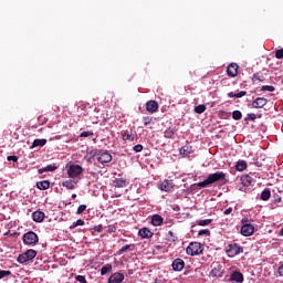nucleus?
<instances>
[{"label":"nucleus","instance_id":"obj_1","mask_svg":"<svg viewBox=\"0 0 283 283\" xmlns=\"http://www.w3.org/2000/svg\"><path fill=\"white\" fill-rule=\"evenodd\" d=\"M214 182H222V185H227V174L223 171L210 174L208 175L207 179L195 185H197V187L205 188L210 187V185H213Z\"/></svg>","mask_w":283,"mask_h":283},{"label":"nucleus","instance_id":"obj_2","mask_svg":"<svg viewBox=\"0 0 283 283\" xmlns=\"http://www.w3.org/2000/svg\"><path fill=\"white\" fill-rule=\"evenodd\" d=\"M241 234L244 235L245 238H249V235H253L255 233V226L251 223V219L249 218H243L241 220Z\"/></svg>","mask_w":283,"mask_h":283},{"label":"nucleus","instance_id":"obj_3","mask_svg":"<svg viewBox=\"0 0 283 283\" xmlns=\"http://www.w3.org/2000/svg\"><path fill=\"white\" fill-rule=\"evenodd\" d=\"M22 240L27 247H36L39 244V234L34 231H29L23 234Z\"/></svg>","mask_w":283,"mask_h":283},{"label":"nucleus","instance_id":"obj_4","mask_svg":"<svg viewBox=\"0 0 283 283\" xmlns=\"http://www.w3.org/2000/svg\"><path fill=\"white\" fill-rule=\"evenodd\" d=\"M226 253L228 258H235L237 255H240V253H244V248L239 243H230L226 248Z\"/></svg>","mask_w":283,"mask_h":283},{"label":"nucleus","instance_id":"obj_5","mask_svg":"<svg viewBox=\"0 0 283 283\" xmlns=\"http://www.w3.org/2000/svg\"><path fill=\"white\" fill-rule=\"evenodd\" d=\"M202 251H205V249L200 242H191L186 249L187 255H191V258L200 255Z\"/></svg>","mask_w":283,"mask_h":283},{"label":"nucleus","instance_id":"obj_6","mask_svg":"<svg viewBox=\"0 0 283 283\" xmlns=\"http://www.w3.org/2000/svg\"><path fill=\"white\" fill-rule=\"evenodd\" d=\"M94 158H96L97 163L101 165H107L113 157L112 154H109L107 150H97L94 153Z\"/></svg>","mask_w":283,"mask_h":283},{"label":"nucleus","instance_id":"obj_7","mask_svg":"<svg viewBox=\"0 0 283 283\" xmlns=\"http://www.w3.org/2000/svg\"><path fill=\"white\" fill-rule=\"evenodd\" d=\"M35 258H36V251L30 249V250H27L24 253L19 254L17 258V262H19V264H25V262H30Z\"/></svg>","mask_w":283,"mask_h":283},{"label":"nucleus","instance_id":"obj_8","mask_svg":"<svg viewBox=\"0 0 283 283\" xmlns=\"http://www.w3.org/2000/svg\"><path fill=\"white\" fill-rule=\"evenodd\" d=\"M66 174L69 178H78V176L83 174V167H81L80 165H70L66 167Z\"/></svg>","mask_w":283,"mask_h":283},{"label":"nucleus","instance_id":"obj_9","mask_svg":"<svg viewBox=\"0 0 283 283\" xmlns=\"http://www.w3.org/2000/svg\"><path fill=\"white\" fill-rule=\"evenodd\" d=\"M174 180H164L159 184L158 186V189H160V191H166V192H169V191H174Z\"/></svg>","mask_w":283,"mask_h":283},{"label":"nucleus","instance_id":"obj_10","mask_svg":"<svg viewBox=\"0 0 283 283\" xmlns=\"http://www.w3.org/2000/svg\"><path fill=\"white\" fill-rule=\"evenodd\" d=\"M239 69L240 66L238 65V63H230L227 67L228 76H230V78H235V76H238Z\"/></svg>","mask_w":283,"mask_h":283},{"label":"nucleus","instance_id":"obj_11","mask_svg":"<svg viewBox=\"0 0 283 283\" xmlns=\"http://www.w3.org/2000/svg\"><path fill=\"white\" fill-rule=\"evenodd\" d=\"M138 235L142 240H149L150 238H154V232H151L149 228H142L138 231Z\"/></svg>","mask_w":283,"mask_h":283},{"label":"nucleus","instance_id":"obj_12","mask_svg":"<svg viewBox=\"0 0 283 283\" xmlns=\"http://www.w3.org/2000/svg\"><path fill=\"white\" fill-rule=\"evenodd\" d=\"M266 103H269V99H266L264 97H258L256 99H254L252 102V107L254 109H262V107H264L266 105Z\"/></svg>","mask_w":283,"mask_h":283},{"label":"nucleus","instance_id":"obj_13","mask_svg":"<svg viewBox=\"0 0 283 283\" xmlns=\"http://www.w3.org/2000/svg\"><path fill=\"white\" fill-rule=\"evenodd\" d=\"M172 271L180 272L182 269H185V260L178 258L172 261Z\"/></svg>","mask_w":283,"mask_h":283},{"label":"nucleus","instance_id":"obj_14","mask_svg":"<svg viewBox=\"0 0 283 283\" xmlns=\"http://www.w3.org/2000/svg\"><path fill=\"white\" fill-rule=\"evenodd\" d=\"M125 280V274L116 272L108 277V283H122Z\"/></svg>","mask_w":283,"mask_h":283},{"label":"nucleus","instance_id":"obj_15","mask_svg":"<svg viewBox=\"0 0 283 283\" xmlns=\"http://www.w3.org/2000/svg\"><path fill=\"white\" fill-rule=\"evenodd\" d=\"M146 111L149 113V114H156V112H158V102L156 101H148L146 103Z\"/></svg>","mask_w":283,"mask_h":283},{"label":"nucleus","instance_id":"obj_16","mask_svg":"<svg viewBox=\"0 0 283 283\" xmlns=\"http://www.w3.org/2000/svg\"><path fill=\"white\" fill-rule=\"evenodd\" d=\"M210 275L212 277H222V266H220L218 263H213Z\"/></svg>","mask_w":283,"mask_h":283},{"label":"nucleus","instance_id":"obj_17","mask_svg":"<svg viewBox=\"0 0 283 283\" xmlns=\"http://www.w3.org/2000/svg\"><path fill=\"white\" fill-rule=\"evenodd\" d=\"M122 138L123 140H128V143H134V140H136V134H134L132 130H123Z\"/></svg>","mask_w":283,"mask_h":283},{"label":"nucleus","instance_id":"obj_18","mask_svg":"<svg viewBox=\"0 0 283 283\" xmlns=\"http://www.w3.org/2000/svg\"><path fill=\"white\" fill-rule=\"evenodd\" d=\"M230 280H232V282H238V283H242L244 282V274H242L239 271H234L231 276Z\"/></svg>","mask_w":283,"mask_h":283},{"label":"nucleus","instance_id":"obj_19","mask_svg":"<svg viewBox=\"0 0 283 283\" xmlns=\"http://www.w3.org/2000/svg\"><path fill=\"white\" fill-rule=\"evenodd\" d=\"M32 220L34 222H43V220H45V213L43 211H34L32 213Z\"/></svg>","mask_w":283,"mask_h":283},{"label":"nucleus","instance_id":"obj_20","mask_svg":"<svg viewBox=\"0 0 283 283\" xmlns=\"http://www.w3.org/2000/svg\"><path fill=\"white\" fill-rule=\"evenodd\" d=\"M179 154L184 157H187L189 154H193V147L191 145H185L179 149Z\"/></svg>","mask_w":283,"mask_h":283},{"label":"nucleus","instance_id":"obj_21","mask_svg":"<svg viewBox=\"0 0 283 283\" xmlns=\"http://www.w3.org/2000/svg\"><path fill=\"white\" fill-rule=\"evenodd\" d=\"M166 240L169 244H176V242H178V235H176L174 231L169 230L166 234Z\"/></svg>","mask_w":283,"mask_h":283},{"label":"nucleus","instance_id":"obj_22","mask_svg":"<svg viewBox=\"0 0 283 283\" xmlns=\"http://www.w3.org/2000/svg\"><path fill=\"white\" fill-rule=\"evenodd\" d=\"M114 187H116L117 189H123L125 187H127V179H123V178H116L113 181Z\"/></svg>","mask_w":283,"mask_h":283},{"label":"nucleus","instance_id":"obj_23","mask_svg":"<svg viewBox=\"0 0 283 283\" xmlns=\"http://www.w3.org/2000/svg\"><path fill=\"white\" fill-rule=\"evenodd\" d=\"M253 177H250L249 175L241 176V185H243V187H251Z\"/></svg>","mask_w":283,"mask_h":283},{"label":"nucleus","instance_id":"obj_24","mask_svg":"<svg viewBox=\"0 0 283 283\" xmlns=\"http://www.w3.org/2000/svg\"><path fill=\"white\" fill-rule=\"evenodd\" d=\"M163 222H164V219H163V217L160 214L153 216L151 224L154 227H160L163 224Z\"/></svg>","mask_w":283,"mask_h":283},{"label":"nucleus","instance_id":"obj_25","mask_svg":"<svg viewBox=\"0 0 283 283\" xmlns=\"http://www.w3.org/2000/svg\"><path fill=\"white\" fill-rule=\"evenodd\" d=\"M45 145H48V139H34L31 149H34V147H45Z\"/></svg>","mask_w":283,"mask_h":283},{"label":"nucleus","instance_id":"obj_26","mask_svg":"<svg viewBox=\"0 0 283 283\" xmlns=\"http://www.w3.org/2000/svg\"><path fill=\"white\" fill-rule=\"evenodd\" d=\"M243 96H247V91H240L238 93H234V92L228 93L229 98H242Z\"/></svg>","mask_w":283,"mask_h":283},{"label":"nucleus","instance_id":"obj_27","mask_svg":"<svg viewBox=\"0 0 283 283\" xmlns=\"http://www.w3.org/2000/svg\"><path fill=\"white\" fill-rule=\"evenodd\" d=\"M62 187H65V189L74 190L76 189V182H74V180H65L62 182Z\"/></svg>","mask_w":283,"mask_h":283},{"label":"nucleus","instance_id":"obj_28","mask_svg":"<svg viewBox=\"0 0 283 283\" xmlns=\"http://www.w3.org/2000/svg\"><path fill=\"white\" fill-rule=\"evenodd\" d=\"M56 169H59V167L54 165H49V166H45L44 168H40L38 170V174H45V171H56Z\"/></svg>","mask_w":283,"mask_h":283},{"label":"nucleus","instance_id":"obj_29","mask_svg":"<svg viewBox=\"0 0 283 283\" xmlns=\"http://www.w3.org/2000/svg\"><path fill=\"white\" fill-rule=\"evenodd\" d=\"M36 187H38L41 191H45V190L50 187V181H49V180L38 181V182H36Z\"/></svg>","mask_w":283,"mask_h":283},{"label":"nucleus","instance_id":"obj_30","mask_svg":"<svg viewBox=\"0 0 283 283\" xmlns=\"http://www.w3.org/2000/svg\"><path fill=\"white\" fill-rule=\"evenodd\" d=\"M248 165L245 160H239L237 161L235 169L237 171H244L247 169Z\"/></svg>","mask_w":283,"mask_h":283},{"label":"nucleus","instance_id":"obj_31","mask_svg":"<svg viewBox=\"0 0 283 283\" xmlns=\"http://www.w3.org/2000/svg\"><path fill=\"white\" fill-rule=\"evenodd\" d=\"M261 200H263L264 202H266V200H270L271 199V190L270 189H264L262 192H261Z\"/></svg>","mask_w":283,"mask_h":283},{"label":"nucleus","instance_id":"obj_32","mask_svg":"<svg viewBox=\"0 0 283 283\" xmlns=\"http://www.w3.org/2000/svg\"><path fill=\"white\" fill-rule=\"evenodd\" d=\"M176 130L174 128H167L164 132V138H174Z\"/></svg>","mask_w":283,"mask_h":283},{"label":"nucleus","instance_id":"obj_33","mask_svg":"<svg viewBox=\"0 0 283 283\" xmlns=\"http://www.w3.org/2000/svg\"><path fill=\"white\" fill-rule=\"evenodd\" d=\"M205 112H207V106L203 105V104H200V105L195 107V113L196 114H205Z\"/></svg>","mask_w":283,"mask_h":283},{"label":"nucleus","instance_id":"obj_34","mask_svg":"<svg viewBox=\"0 0 283 283\" xmlns=\"http://www.w3.org/2000/svg\"><path fill=\"white\" fill-rule=\"evenodd\" d=\"M211 222H213V220L211 219H200L197 221V224H199V227H209V224H211Z\"/></svg>","mask_w":283,"mask_h":283},{"label":"nucleus","instance_id":"obj_35","mask_svg":"<svg viewBox=\"0 0 283 283\" xmlns=\"http://www.w3.org/2000/svg\"><path fill=\"white\" fill-rule=\"evenodd\" d=\"M112 271V264H106L101 269V275H107Z\"/></svg>","mask_w":283,"mask_h":283},{"label":"nucleus","instance_id":"obj_36","mask_svg":"<svg viewBox=\"0 0 283 283\" xmlns=\"http://www.w3.org/2000/svg\"><path fill=\"white\" fill-rule=\"evenodd\" d=\"M232 118H233V120H241L242 119V112L233 111L232 112Z\"/></svg>","mask_w":283,"mask_h":283},{"label":"nucleus","instance_id":"obj_37","mask_svg":"<svg viewBox=\"0 0 283 283\" xmlns=\"http://www.w3.org/2000/svg\"><path fill=\"white\" fill-rule=\"evenodd\" d=\"M262 92H275V86L273 85H264L261 88Z\"/></svg>","mask_w":283,"mask_h":283},{"label":"nucleus","instance_id":"obj_38","mask_svg":"<svg viewBox=\"0 0 283 283\" xmlns=\"http://www.w3.org/2000/svg\"><path fill=\"white\" fill-rule=\"evenodd\" d=\"M8 275H12V272L9 270H1L0 271V280H3V277H8Z\"/></svg>","mask_w":283,"mask_h":283},{"label":"nucleus","instance_id":"obj_39","mask_svg":"<svg viewBox=\"0 0 283 283\" xmlns=\"http://www.w3.org/2000/svg\"><path fill=\"white\" fill-rule=\"evenodd\" d=\"M130 247L132 245L129 244L124 245L122 249L118 250V255H123L126 251H129Z\"/></svg>","mask_w":283,"mask_h":283},{"label":"nucleus","instance_id":"obj_40","mask_svg":"<svg viewBox=\"0 0 283 283\" xmlns=\"http://www.w3.org/2000/svg\"><path fill=\"white\" fill-rule=\"evenodd\" d=\"M255 118H258V116L253 113H250V114L247 115L244 120H245V123H249V120H255Z\"/></svg>","mask_w":283,"mask_h":283},{"label":"nucleus","instance_id":"obj_41","mask_svg":"<svg viewBox=\"0 0 283 283\" xmlns=\"http://www.w3.org/2000/svg\"><path fill=\"white\" fill-rule=\"evenodd\" d=\"M252 81H253V83H255V81L262 82V81H264V77L262 75H260V73H255L252 77Z\"/></svg>","mask_w":283,"mask_h":283},{"label":"nucleus","instance_id":"obj_42","mask_svg":"<svg viewBox=\"0 0 283 283\" xmlns=\"http://www.w3.org/2000/svg\"><path fill=\"white\" fill-rule=\"evenodd\" d=\"M38 123H39V125H45V123H48V118L43 115H40L38 117Z\"/></svg>","mask_w":283,"mask_h":283},{"label":"nucleus","instance_id":"obj_43","mask_svg":"<svg viewBox=\"0 0 283 283\" xmlns=\"http://www.w3.org/2000/svg\"><path fill=\"white\" fill-rule=\"evenodd\" d=\"M86 209H87V206H86V205H81V206H78L77 211H76L77 216H81V213H84V211H85Z\"/></svg>","mask_w":283,"mask_h":283},{"label":"nucleus","instance_id":"obj_44","mask_svg":"<svg viewBox=\"0 0 283 283\" xmlns=\"http://www.w3.org/2000/svg\"><path fill=\"white\" fill-rule=\"evenodd\" d=\"M90 136H94V133L93 132H82L80 134V138H87Z\"/></svg>","mask_w":283,"mask_h":283},{"label":"nucleus","instance_id":"obj_45","mask_svg":"<svg viewBox=\"0 0 283 283\" xmlns=\"http://www.w3.org/2000/svg\"><path fill=\"white\" fill-rule=\"evenodd\" d=\"M198 235H211V231L209 229L199 230Z\"/></svg>","mask_w":283,"mask_h":283},{"label":"nucleus","instance_id":"obj_46","mask_svg":"<svg viewBox=\"0 0 283 283\" xmlns=\"http://www.w3.org/2000/svg\"><path fill=\"white\" fill-rule=\"evenodd\" d=\"M75 280L76 282H80V283H87V280L83 275L75 276Z\"/></svg>","mask_w":283,"mask_h":283},{"label":"nucleus","instance_id":"obj_47","mask_svg":"<svg viewBox=\"0 0 283 283\" xmlns=\"http://www.w3.org/2000/svg\"><path fill=\"white\" fill-rule=\"evenodd\" d=\"M275 59H283V49H279L275 51Z\"/></svg>","mask_w":283,"mask_h":283},{"label":"nucleus","instance_id":"obj_48","mask_svg":"<svg viewBox=\"0 0 283 283\" xmlns=\"http://www.w3.org/2000/svg\"><path fill=\"white\" fill-rule=\"evenodd\" d=\"M133 149L136 151V154H140V151H143V145L137 144L133 147Z\"/></svg>","mask_w":283,"mask_h":283},{"label":"nucleus","instance_id":"obj_49","mask_svg":"<svg viewBox=\"0 0 283 283\" xmlns=\"http://www.w3.org/2000/svg\"><path fill=\"white\" fill-rule=\"evenodd\" d=\"M143 120H144L145 127H147V125L151 124V120H154V118H151V117H144Z\"/></svg>","mask_w":283,"mask_h":283},{"label":"nucleus","instance_id":"obj_50","mask_svg":"<svg viewBox=\"0 0 283 283\" xmlns=\"http://www.w3.org/2000/svg\"><path fill=\"white\" fill-rule=\"evenodd\" d=\"M93 229L96 233H103V224L95 226Z\"/></svg>","mask_w":283,"mask_h":283},{"label":"nucleus","instance_id":"obj_51","mask_svg":"<svg viewBox=\"0 0 283 283\" xmlns=\"http://www.w3.org/2000/svg\"><path fill=\"white\" fill-rule=\"evenodd\" d=\"M273 202H274V205L282 202V197H280V195H275Z\"/></svg>","mask_w":283,"mask_h":283},{"label":"nucleus","instance_id":"obj_52","mask_svg":"<svg viewBox=\"0 0 283 283\" xmlns=\"http://www.w3.org/2000/svg\"><path fill=\"white\" fill-rule=\"evenodd\" d=\"M7 160H12V163H17L19 160V157L12 155V156H8Z\"/></svg>","mask_w":283,"mask_h":283},{"label":"nucleus","instance_id":"obj_53","mask_svg":"<svg viewBox=\"0 0 283 283\" xmlns=\"http://www.w3.org/2000/svg\"><path fill=\"white\" fill-rule=\"evenodd\" d=\"M224 216H231V213H233V208H228L223 211Z\"/></svg>","mask_w":283,"mask_h":283},{"label":"nucleus","instance_id":"obj_54","mask_svg":"<svg viewBox=\"0 0 283 283\" xmlns=\"http://www.w3.org/2000/svg\"><path fill=\"white\" fill-rule=\"evenodd\" d=\"M77 227H83L85 226V221L83 219H78L77 221H75Z\"/></svg>","mask_w":283,"mask_h":283},{"label":"nucleus","instance_id":"obj_55","mask_svg":"<svg viewBox=\"0 0 283 283\" xmlns=\"http://www.w3.org/2000/svg\"><path fill=\"white\" fill-rule=\"evenodd\" d=\"M76 227H78L77 224H76V222H74L72 226H70V229L72 230V229H76Z\"/></svg>","mask_w":283,"mask_h":283},{"label":"nucleus","instance_id":"obj_56","mask_svg":"<svg viewBox=\"0 0 283 283\" xmlns=\"http://www.w3.org/2000/svg\"><path fill=\"white\" fill-rule=\"evenodd\" d=\"M155 249H157V251H161L163 245H155Z\"/></svg>","mask_w":283,"mask_h":283},{"label":"nucleus","instance_id":"obj_57","mask_svg":"<svg viewBox=\"0 0 283 283\" xmlns=\"http://www.w3.org/2000/svg\"><path fill=\"white\" fill-rule=\"evenodd\" d=\"M279 235L283 237V227L281 228Z\"/></svg>","mask_w":283,"mask_h":283},{"label":"nucleus","instance_id":"obj_58","mask_svg":"<svg viewBox=\"0 0 283 283\" xmlns=\"http://www.w3.org/2000/svg\"><path fill=\"white\" fill-rule=\"evenodd\" d=\"M71 198H72L73 200H75L76 193H73V195L71 196Z\"/></svg>","mask_w":283,"mask_h":283},{"label":"nucleus","instance_id":"obj_59","mask_svg":"<svg viewBox=\"0 0 283 283\" xmlns=\"http://www.w3.org/2000/svg\"><path fill=\"white\" fill-rule=\"evenodd\" d=\"M227 81H228V78H223V80L221 81V83H227Z\"/></svg>","mask_w":283,"mask_h":283}]
</instances>
